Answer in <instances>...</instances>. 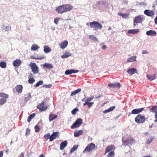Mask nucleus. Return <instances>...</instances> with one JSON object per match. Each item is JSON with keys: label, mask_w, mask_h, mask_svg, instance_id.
<instances>
[{"label": "nucleus", "mask_w": 157, "mask_h": 157, "mask_svg": "<svg viewBox=\"0 0 157 157\" xmlns=\"http://www.w3.org/2000/svg\"><path fill=\"white\" fill-rule=\"evenodd\" d=\"M110 112L109 109H108L103 111V112L104 113H106Z\"/></svg>", "instance_id": "57"}, {"label": "nucleus", "mask_w": 157, "mask_h": 157, "mask_svg": "<svg viewBox=\"0 0 157 157\" xmlns=\"http://www.w3.org/2000/svg\"><path fill=\"white\" fill-rule=\"evenodd\" d=\"M44 67H45L47 69H51L53 67V66L51 64L49 63H45L43 65Z\"/></svg>", "instance_id": "28"}, {"label": "nucleus", "mask_w": 157, "mask_h": 157, "mask_svg": "<svg viewBox=\"0 0 157 157\" xmlns=\"http://www.w3.org/2000/svg\"><path fill=\"white\" fill-rule=\"evenodd\" d=\"M89 38L90 39L94 41L95 42L98 41V39L93 35H90L89 36Z\"/></svg>", "instance_id": "33"}, {"label": "nucleus", "mask_w": 157, "mask_h": 157, "mask_svg": "<svg viewBox=\"0 0 157 157\" xmlns=\"http://www.w3.org/2000/svg\"><path fill=\"white\" fill-rule=\"evenodd\" d=\"M136 56H132L130 57L127 60V63H129L130 62H132L136 61Z\"/></svg>", "instance_id": "25"}, {"label": "nucleus", "mask_w": 157, "mask_h": 157, "mask_svg": "<svg viewBox=\"0 0 157 157\" xmlns=\"http://www.w3.org/2000/svg\"><path fill=\"white\" fill-rule=\"evenodd\" d=\"M78 111V109L77 108H75L71 111V113L73 115H75L76 113Z\"/></svg>", "instance_id": "42"}, {"label": "nucleus", "mask_w": 157, "mask_h": 157, "mask_svg": "<svg viewBox=\"0 0 157 157\" xmlns=\"http://www.w3.org/2000/svg\"><path fill=\"white\" fill-rule=\"evenodd\" d=\"M39 48V47L36 44H33L31 48V50L32 51H36Z\"/></svg>", "instance_id": "31"}, {"label": "nucleus", "mask_w": 157, "mask_h": 157, "mask_svg": "<svg viewBox=\"0 0 157 157\" xmlns=\"http://www.w3.org/2000/svg\"><path fill=\"white\" fill-rule=\"evenodd\" d=\"M115 106H112L110 107L109 109L110 112L112 111L115 108Z\"/></svg>", "instance_id": "53"}, {"label": "nucleus", "mask_w": 157, "mask_h": 157, "mask_svg": "<svg viewBox=\"0 0 157 157\" xmlns=\"http://www.w3.org/2000/svg\"><path fill=\"white\" fill-rule=\"evenodd\" d=\"M57 117V115L52 114H50L49 117V120L50 121H51Z\"/></svg>", "instance_id": "26"}, {"label": "nucleus", "mask_w": 157, "mask_h": 157, "mask_svg": "<svg viewBox=\"0 0 157 157\" xmlns=\"http://www.w3.org/2000/svg\"><path fill=\"white\" fill-rule=\"evenodd\" d=\"M0 97L4 98H8V94L3 92L0 93Z\"/></svg>", "instance_id": "37"}, {"label": "nucleus", "mask_w": 157, "mask_h": 157, "mask_svg": "<svg viewBox=\"0 0 157 157\" xmlns=\"http://www.w3.org/2000/svg\"><path fill=\"white\" fill-rule=\"evenodd\" d=\"M108 86L110 87L120 88L121 87V85L118 82H117L114 83L109 84Z\"/></svg>", "instance_id": "11"}, {"label": "nucleus", "mask_w": 157, "mask_h": 157, "mask_svg": "<svg viewBox=\"0 0 157 157\" xmlns=\"http://www.w3.org/2000/svg\"><path fill=\"white\" fill-rule=\"evenodd\" d=\"M52 86V85L51 84H49L47 85H45L44 86L46 88H49L51 87Z\"/></svg>", "instance_id": "52"}, {"label": "nucleus", "mask_w": 157, "mask_h": 157, "mask_svg": "<svg viewBox=\"0 0 157 157\" xmlns=\"http://www.w3.org/2000/svg\"><path fill=\"white\" fill-rule=\"evenodd\" d=\"M3 152L2 151H0V157H2L3 155Z\"/></svg>", "instance_id": "62"}, {"label": "nucleus", "mask_w": 157, "mask_h": 157, "mask_svg": "<svg viewBox=\"0 0 157 157\" xmlns=\"http://www.w3.org/2000/svg\"><path fill=\"white\" fill-rule=\"evenodd\" d=\"M156 34L155 31L152 30L147 31L146 33V34L147 36H155L156 35Z\"/></svg>", "instance_id": "23"}, {"label": "nucleus", "mask_w": 157, "mask_h": 157, "mask_svg": "<svg viewBox=\"0 0 157 157\" xmlns=\"http://www.w3.org/2000/svg\"><path fill=\"white\" fill-rule=\"evenodd\" d=\"M122 145L125 146L133 144L135 143L134 140L131 137H130L129 138H127L124 140L122 139Z\"/></svg>", "instance_id": "4"}, {"label": "nucleus", "mask_w": 157, "mask_h": 157, "mask_svg": "<svg viewBox=\"0 0 157 157\" xmlns=\"http://www.w3.org/2000/svg\"><path fill=\"white\" fill-rule=\"evenodd\" d=\"M155 23L157 25V17H156L154 19Z\"/></svg>", "instance_id": "64"}, {"label": "nucleus", "mask_w": 157, "mask_h": 157, "mask_svg": "<svg viewBox=\"0 0 157 157\" xmlns=\"http://www.w3.org/2000/svg\"><path fill=\"white\" fill-rule=\"evenodd\" d=\"M24 157V153L23 152L21 153L20 154V157Z\"/></svg>", "instance_id": "63"}, {"label": "nucleus", "mask_w": 157, "mask_h": 157, "mask_svg": "<svg viewBox=\"0 0 157 157\" xmlns=\"http://www.w3.org/2000/svg\"><path fill=\"white\" fill-rule=\"evenodd\" d=\"M82 119L81 118L77 119L75 122L71 126V128L72 129H74L79 127L82 123Z\"/></svg>", "instance_id": "8"}, {"label": "nucleus", "mask_w": 157, "mask_h": 157, "mask_svg": "<svg viewBox=\"0 0 157 157\" xmlns=\"http://www.w3.org/2000/svg\"><path fill=\"white\" fill-rule=\"evenodd\" d=\"M154 139V136H152L147 140L146 143L147 144H150Z\"/></svg>", "instance_id": "36"}, {"label": "nucleus", "mask_w": 157, "mask_h": 157, "mask_svg": "<svg viewBox=\"0 0 157 157\" xmlns=\"http://www.w3.org/2000/svg\"><path fill=\"white\" fill-rule=\"evenodd\" d=\"M70 56V55L69 54H65L64 55H63L61 57L62 58H66L69 56Z\"/></svg>", "instance_id": "49"}, {"label": "nucleus", "mask_w": 157, "mask_h": 157, "mask_svg": "<svg viewBox=\"0 0 157 157\" xmlns=\"http://www.w3.org/2000/svg\"><path fill=\"white\" fill-rule=\"evenodd\" d=\"M67 144V140H65L62 142L60 145V149L61 150H63Z\"/></svg>", "instance_id": "20"}, {"label": "nucleus", "mask_w": 157, "mask_h": 157, "mask_svg": "<svg viewBox=\"0 0 157 157\" xmlns=\"http://www.w3.org/2000/svg\"><path fill=\"white\" fill-rule=\"evenodd\" d=\"M103 97V95H102V94H99L98 96L96 97L95 98L97 99V98H100Z\"/></svg>", "instance_id": "56"}, {"label": "nucleus", "mask_w": 157, "mask_h": 157, "mask_svg": "<svg viewBox=\"0 0 157 157\" xmlns=\"http://www.w3.org/2000/svg\"><path fill=\"white\" fill-rule=\"evenodd\" d=\"M27 97L25 98L26 101H28L30 99L31 97V95L29 93L27 94Z\"/></svg>", "instance_id": "48"}, {"label": "nucleus", "mask_w": 157, "mask_h": 157, "mask_svg": "<svg viewBox=\"0 0 157 157\" xmlns=\"http://www.w3.org/2000/svg\"><path fill=\"white\" fill-rule=\"evenodd\" d=\"M33 75L32 73H30V75L29 76L28 78H32L33 77Z\"/></svg>", "instance_id": "60"}, {"label": "nucleus", "mask_w": 157, "mask_h": 157, "mask_svg": "<svg viewBox=\"0 0 157 157\" xmlns=\"http://www.w3.org/2000/svg\"><path fill=\"white\" fill-rule=\"evenodd\" d=\"M31 58L36 59H42L45 58V56L44 55L37 57L33 56V57H31Z\"/></svg>", "instance_id": "38"}, {"label": "nucleus", "mask_w": 157, "mask_h": 157, "mask_svg": "<svg viewBox=\"0 0 157 157\" xmlns=\"http://www.w3.org/2000/svg\"><path fill=\"white\" fill-rule=\"evenodd\" d=\"M68 44V42L67 40H64L63 42L59 44L60 48L61 49H64L67 46Z\"/></svg>", "instance_id": "18"}, {"label": "nucleus", "mask_w": 157, "mask_h": 157, "mask_svg": "<svg viewBox=\"0 0 157 157\" xmlns=\"http://www.w3.org/2000/svg\"><path fill=\"white\" fill-rule=\"evenodd\" d=\"M137 70L134 68H132L128 69L127 72L130 75H132L135 73H137Z\"/></svg>", "instance_id": "16"}, {"label": "nucleus", "mask_w": 157, "mask_h": 157, "mask_svg": "<svg viewBox=\"0 0 157 157\" xmlns=\"http://www.w3.org/2000/svg\"><path fill=\"white\" fill-rule=\"evenodd\" d=\"M50 134L49 133H48L47 134H45L44 136V138L47 140L50 139Z\"/></svg>", "instance_id": "43"}, {"label": "nucleus", "mask_w": 157, "mask_h": 157, "mask_svg": "<svg viewBox=\"0 0 157 157\" xmlns=\"http://www.w3.org/2000/svg\"><path fill=\"white\" fill-rule=\"evenodd\" d=\"M48 100L47 98H45L37 106V108L40 111H44L47 109L48 107L47 106L45 105Z\"/></svg>", "instance_id": "2"}, {"label": "nucleus", "mask_w": 157, "mask_h": 157, "mask_svg": "<svg viewBox=\"0 0 157 157\" xmlns=\"http://www.w3.org/2000/svg\"><path fill=\"white\" fill-rule=\"evenodd\" d=\"M35 131L36 132H39L40 130V128L39 126L36 125L35 127Z\"/></svg>", "instance_id": "47"}, {"label": "nucleus", "mask_w": 157, "mask_h": 157, "mask_svg": "<svg viewBox=\"0 0 157 157\" xmlns=\"http://www.w3.org/2000/svg\"><path fill=\"white\" fill-rule=\"evenodd\" d=\"M150 111L152 112H154L155 114H157V106H153L150 109Z\"/></svg>", "instance_id": "30"}, {"label": "nucleus", "mask_w": 157, "mask_h": 157, "mask_svg": "<svg viewBox=\"0 0 157 157\" xmlns=\"http://www.w3.org/2000/svg\"><path fill=\"white\" fill-rule=\"evenodd\" d=\"M140 31L139 29H130L128 30L127 33L128 34H135Z\"/></svg>", "instance_id": "22"}, {"label": "nucleus", "mask_w": 157, "mask_h": 157, "mask_svg": "<svg viewBox=\"0 0 157 157\" xmlns=\"http://www.w3.org/2000/svg\"><path fill=\"white\" fill-rule=\"evenodd\" d=\"M83 133V131L82 130L75 131L74 132V136L75 137H78L80 135H82Z\"/></svg>", "instance_id": "21"}, {"label": "nucleus", "mask_w": 157, "mask_h": 157, "mask_svg": "<svg viewBox=\"0 0 157 157\" xmlns=\"http://www.w3.org/2000/svg\"><path fill=\"white\" fill-rule=\"evenodd\" d=\"M95 148H97V147L96 146L95 144L91 143L87 145L85 149L83 150V153H85L86 151H87L90 152L92 151Z\"/></svg>", "instance_id": "5"}, {"label": "nucleus", "mask_w": 157, "mask_h": 157, "mask_svg": "<svg viewBox=\"0 0 157 157\" xmlns=\"http://www.w3.org/2000/svg\"><path fill=\"white\" fill-rule=\"evenodd\" d=\"M29 78L28 82L30 84L33 83L35 81V80L33 78Z\"/></svg>", "instance_id": "44"}, {"label": "nucleus", "mask_w": 157, "mask_h": 157, "mask_svg": "<svg viewBox=\"0 0 157 157\" xmlns=\"http://www.w3.org/2000/svg\"><path fill=\"white\" fill-rule=\"evenodd\" d=\"M59 133L58 132H54L51 136L50 138V141H52L55 139L58 136V134Z\"/></svg>", "instance_id": "13"}, {"label": "nucleus", "mask_w": 157, "mask_h": 157, "mask_svg": "<svg viewBox=\"0 0 157 157\" xmlns=\"http://www.w3.org/2000/svg\"><path fill=\"white\" fill-rule=\"evenodd\" d=\"M51 48L47 45H45L44 47V51L45 53H48L51 52Z\"/></svg>", "instance_id": "29"}, {"label": "nucleus", "mask_w": 157, "mask_h": 157, "mask_svg": "<svg viewBox=\"0 0 157 157\" xmlns=\"http://www.w3.org/2000/svg\"><path fill=\"white\" fill-rule=\"evenodd\" d=\"M0 66L1 68H4L6 67V63L5 62H0Z\"/></svg>", "instance_id": "35"}, {"label": "nucleus", "mask_w": 157, "mask_h": 157, "mask_svg": "<svg viewBox=\"0 0 157 157\" xmlns=\"http://www.w3.org/2000/svg\"><path fill=\"white\" fill-rule=\"evenodd\" d=\"M3 26L4 27L3 29H5V31L10 30L11 29V26L9 24H7L6 26L3 25Z\"/></svg>", "instance_id": "34"}, {"label": "nucleus", "mask_w": 157, "mask_h": 157, "mask_svg": "<svg viewBox=\"0 0 157 157\" xmlns=\"http://www.w3.org/2000/svg\"><path fill=\"white\" fill-rule=\"evenodd\" d=\"M154 116L155 119H156V120L154 121V122H157V114H155Z\"/></svg>", "instance_id": "59"}, {"label": "nucleus", "mask_w": 157, "mask_h": 157, "mask_svg": "<svg viewBox=\"0 0 157 157\" xmlns=\"http://www.w3.org/2000/svg\"><path fill=\"white\" fill-rule=\"evenodd\" d=\"M115 149V146L113 145H111L107 146L105 149V154L112 150H114Z\"/></svg>", "instance_id": "12"}, {"label": "nucleus", "mask_w": 157, "mask_h": 157, "mask_svg": "<svg viewBox=\"0 0 157 157\" xmlns=\"http://www.w3.org/2000/svg\"><path fill=\"white\" fill-rule=\"evenodd\" d=\"M135 121L137 123H143L145 121L146 118L144 116L139 114L136 117Z\"/></svg>", "instance_id": "7"}, {"label": "nucleus", "mask_w": 157, "mask_h": 157, "mask_svg": "<svg viewBox=\"0 0 157 157\" xmlns=\"http://www.w3.org/2000/svg\"><path fill=\"white\" fill-rule=\"evenodd\" d=\"M43 83V82L42 81H40L36 84L35 86L36 87H38L40 85H42Z\"/></svg>", "instance_id": "45"}, {"label": "nucleus", "mask_w": 157, "mask_h": 157, "mask_svg": "<svg viewBox=\"0 0 157 157\" xmlns=\"http://www.w3.org/2000/svg\"><path fill=\"white\" fill-rule=\"evenodd\" d=\"M94 96L93 95H92L90 96V97L88 98H86V101L88 102L92 100L94 98Z\"/></svg>", "instance_id": "46"}, {"label": "nucleus", "mask_w": 157, "mask_h": 157, "mask_svg": "<svg viewBox=\"0 0 157 157\" xmlns=\"http://www.w3.org/2000/svg\"><path fill=\"white\" fill-rule=\"evenodd\" d=\"M144 108L134 109L132 111V114H138L144 110Z\"/></svg>", "instance_id": "10"}, {"label": "nucleus", "mask_w": 157, "mask_h": 157, "mask_svg": "<svg viewBox=\"0 0 157 157\" xmlns=\"http://www.w3.org/2000/svg\"><path fill=\"white\" fill-rule=\"evenodd\" d=\"M115 155V153L113 151H111L108 153L107 155L108 157H113Z\"/></svg>", "instance_id": "41"}, {"label": "nucleus", "mask_w": 157, "mask_h": 157, "mask_svg": "<svg viewBox=\"0 0 157 157\" xmlns=\"http://www.w3.org/2000/svg\"><path fill=\"white\" fill-rule=\"evenodd\" d=\"M78 70H67L65 72V74L67 75H69L72 73H75L78 72Z\"/></svg>", "instance_id": "14"}, {"label": "nucleus", "mask_w": 157, "mask_h": 157, "mask_svg": "<svg viewBox=\"0 0 157 157\" xmlns=\"http://www.w3.org/2000/svg\"><path fill=\"white\" fill-rule=\"evenodd\" d=\"M75 91L76 93L77 94L80 92V91H81V89H78L76 90H75Z\"/></svg>", "instance_id": "58"}, {"label": "nucleus", "mask_w": 157, "mask_h": 157, "mask_svg": "<svg viewBox=\"0 0 157 157\" xmlns=\"http://www.w3.org/2000/svg\"><path fill=\"white\" fill-rule=\"evenodd\" d=\"M78 148V146H74L70 150V153H72L74 151H75Z\"/></svg>", "instance_id": "40"}, {"label": "nucleus", "mask_w": 157, "mask_h": 157, "mask_svg": "<svg viewBox=\"0 0 157 157\" xmlns=\"http://www.w3.org/2000/svg\"><path fill=\"white\" fill-rule=\"evenodd\" d=\"M60 18L56 17L54 20V23L56 25H57L58 23V21L59 19H60Z\"/></svg>", "instance_id": "50"}, {"label": "nucleus", "mask_w": 157, "mask_h": 157, "mask_svg": "<svg viewBox=\"0 0 157 157\" xmlns=\"http://www.w3.org/2000/svg\"><path fill=\"white\" fill-rule=\"evenodd\" d=\"M7 100L6 99L4 98H1L0 99V105H3L6 102Z\"/></svg>", "instance_id": "39"}, {"label": "nucleus", "mask_w": 157, "mask_h": 157, "mask_svg": "<svg viewBox=\"0 0 157 157\" xmlns=\"http://www.w3.org/2000/svg\"><path fill=\"white\" fill-rule=\"evenodd\" d=\"M144 14L148 16L152 17L155 14V12L152 10H145L144 12Z\"/></svg>", "instance_id": "9"}, {"label": "nucleus", "mask_w": 157, "mask_h": 157, "mask_svg": "<svg viewBox=\"0 0 157 157\" xmlns=\"http://www.w3.org/2000/svg\"><path fill=\"white\" fill-rule=\"evenodd\" d=\"M16 91L19 94L21 93L23 90V86L21 85H19L15 87Z\"/></svg>", "instance_id": "17"}, {"label": "nucleus", "mask_w": 157, "mask_h": 157, "mask_svg": "<svg viewBox=\"0 0 157 157\" xmlns=\"http://www.w3.org/2000/svg\"><path fill=\"white\" fill-rule=\"evenodd\" d=\"M90 27L91 28H93L96 30L98 29H101L102 25L99 22L96 21H93L89 23Z\"/></svg>", "instance_id": "3"}, {"label": "nucleus", "mask_w": 157, "mask_h": 157, "mask_svg": "<svg viewBox=\"0 0 157 157\" xmlns=\"http://www.w3.org/2000/svg\"><path fill=\"white\" fill-rule=\"evenodd\" d=\"M143 18L141 16H139L136 17L134 19V21L136 22V23H139L142 22Z\"/></svg>", "instance_id": "15"}, {"label": "nucleus", "mask_w": 157, "mask_h": 157, "mask_svg": "<svg viewBox=\"0 0 157 157\" xmlns=\"http://www.w3.org/2000/svg\"><path fill=\"white\" fill-rule=\"evenodd\" d=\"M30 130L29 128H27L26 129V134L27 135L28 134L30 133Z\"/></svg>", "instance_id": "54"}, {"label": "nucleus", "mask_w": 157, "mask_h": 157, "mask_svg": "<svg viewBox=\"0 0 157 157\" xmlns=\"http://www.w3.org/2000/svg\"><path fill=\"white\" fill-rule=\"evenodd\" d=\"M73 7V6L70 4H66L56 7V10L58 13L62 14L71 10Z\"/></svg>", "instance_id": "1"}, {"label": "nucleus", "mask_w": 157, "mask_h": 157, "mask_svg": "<svg viewBox=\"0 0 157 157\" xmlns=\"http://www.w3.org/2000/svg\"><path fill=\"white\" fill-rule=\"evenodd\" d=\"M77 93H76L75 91V90L74 91L72 92L71 94V96H72L74 95H75Z\"/></svg>", "instance_id": "55"}, {"label": "nucleus", "mask_w": 157, "mask_h": 157, "mask_svg": "<svg viewBox=\"0 0 157 157\" xmlns=\"http://www.w3.org/2000/svg\"><path fill=\"white\" fill-rule=\"evenodd\" d=\"M21 63V61L19 59H16L13 62V65L15 67L19 66Z\"/></svg>", "instance_id": "19"}, {"label": "nucleus", "mask_w": 157, "mask_h": 157, "mask_svg": "<svg viewBox=\"0 0 157 157\" xmlns=\"http://www.w3.org/2000/svg\"><path fill=\"white\" fill-rule=\"evenodd\" d=\"M36 114L35 113H33L32 114L30 115L28 117L27 121L28 122H30L31 120L35 116Z\"/></svg>", "instance_id": "32"}, {"label": "nucleus", "mask_w": 157, "mask_h": 157, "mask_svg": "<svg viewBox=\"0 0 157 157\" xmlns=\"http://www.w3.org/2000/svg\"><path fill=\"white\" fill-rule=\"evenodd\" d=\"M94 104V102H88L87 103V105L88 106L89 108H90Z\"/></svg>", "instance_id": "51"}, {"label": "nucleus", "mask_w": 157, "mask_h": 157, "mask_svg": "<svg viewBox=\"0 0 157 157\" xmlns=\"http://www.w3.org/2000/svg\"><path fill=\"white\" fill-rule=\"evenodd\" d=\"M29 66L31 67V69L33 74H37L39 72V68L35 63H31Z\"/></svg>", "instance_id": "6"}, {"label": "nucleus", "mask_w": 157, "mask_h": 157, "mask_svg": "<svg viewBox=\"0 0 157 157\" xmlns=\"http://www.w3.org/2000/svg\"><path fill=\"white\" fill-rule=\"evenodd\" d=\"M142 53L143 54H148V53L147 52V51L144 50L142 52Z\"/></svg>", "instance_id": "61"}, {"label": "nucleus", "mask_w": 157, "mask_h": 157, "mask_svg": "<svg viewBox=\"0 0 157 157\" xmlns=\"http://www.w3.org/2000/svg\"><path fill=\"white\" fill-rule=\"evenodd\" d=\"M119 16H121L123 19H126L129 17V14L128 13H123L120 12L118 13Z\"/></svg>", "instance_id": "27"}, {"label": "nucleus", "mask_w": 157, "mask_h": 157, "mask_svg": "<svg viewBox=\"0 0 157 157\" xmlns=\"http://www.w3.org/2000/svg\"><path fill=\"white\" fill-rule=\"evenodd\" d=\"M156 75V73L154 75H146V77L148 79L151 81L155 79Z\"/></svg>", "instance_id": "24"}]
</instances>
